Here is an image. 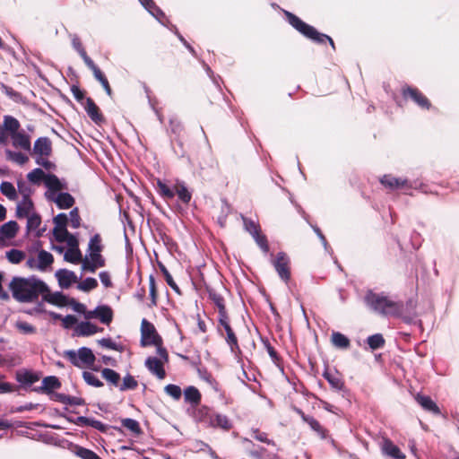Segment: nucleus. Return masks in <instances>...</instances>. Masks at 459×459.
Segmentation results:
<instances>
[{
    "instance_id": "nucleus-1",
    "label": "nucleus",
    "mask_w": 459,
    "mask_h": 459,
    "mask_svg": "<svg viewBox=\"0 0 459 459\" xmlns=\"http://www.w3.org/2000/svg\"><path fill=\"white\" fill-rule=\"evenodd\" d=\"M13 298L20 303H32L48 291V285L36 276H14L9 283Z\"/></svg>"
},
{
    "instance_id": "nucleus-12",
    "label": "nucleus",
    "mask_w": 459,
    "mask_h": 459,
    "mask_svg": "<svg viewBox=\"0 0 459 459\" xmlns=\"http://www.w3.org/2000/svg\"><path fill=\"white\" fill-rule=\"evenodd\" d=\"M403 95L404 98H411L421 108L429 109L430 107L429 100L416 88L403 89Z\"/></svg>"
},
{
    "instance_id": "nucleus-47",
    "label": "nucleus",
    "mask_w": 459,
    "mask_h": 459,
    "mask_svg": "<svg viewBox=\"0 0 459 459\" xmlns=\"http://www.w3.org/2000/svg\"><path fill=\"white\" fill-rule=\"evenodd\" d=\"M305 422L311 428L312 430L316 432L322 438L325 437V429L314 417L308 416L307 419H305Z\"/></svg>"
},
{
    "instance_id": "nucleus-26",
    "label": "nucleus",
    "mask_w": 459,
    "mask_h": 459,
    "mask_svg": "<svg viewBox=\"0 0 459 459\" xmlns=\"http://www.w3.org/2000/svg\"><path fill=\"white\" fill-rule=\"evenodd\" d=\"M99 331L100 328L89 321L81 322L75 328V333L78 336H90Z\"/></svg>"
},
{
    "instance_id": "nucleus-52",
    "label": "nucleus",
    "mask_w": 459,
    "mask_h": 459,
    "mask_svg": "<svg viewBox=\"0 0 459 459\" xmlns=\"http://www.w3.org/2000/svg\"><path fill=\"white\" fill-rule=\"evenodd\" d=\"M122 426L129 429L134 434L139 435L142 430L139 422L131 418H126L121 420Z\"/></svg>"
},
{
    "instance_id": "nucleus-8",
    "label": "nucleus",
    "mask_w": 459,
    "mask_h": 459,
    "mask_svg": "<svg viewBox=\"0 0 459 459\" xmlns=\"http://www.w3.org/2000/svg\"><path fill=\"white\" fill-rule=\"evenodd\" d=\"M161 340L154 325L143 318L141 324V345L145 347L159 344Z\"/></svg>"
},
{
    "instance_id": "nucleus-63",
    "label": "nucleus",
    "mask_w": 459,
    "mask_h": 459,
    "mask_svg": "<svg viewBox=\"0 0 459 459\" xmlns=\"http://www.w3.org/2000/svg\"><path fill=\"white\" fill-rule=\"evenodd\" d=\"M169 130L173 134L179 135V134L183 130V126L181 122L178 121L177 118H170Z\"/></svg>"
},
{
    "instance_id": "nucleus-37",
    "label": "nucleus",
    "mask_w": 459,
    "mask_h": 459,
    "mask_svg": "<svg viewBox=\"0 0 459 459\" xmlns=\"http://www.w3.org/2000/svg\"><path fill=\"white\" fill-rule=\"evenodd\" d=\"M149 3L146 4L143 7L153 16L155 17L161 24L164 23V20L166 19L165 13L162 10L156 5L153 0H148Z\"/></svg>"
},
{
    "instance_id": "nucleus-58",
    "label": "nucleus",
    "mask_w": 459,
    "mask_h": 459,
    "mask_svg": "<svg viewBox=\"0 0 459 459\" xmlns=\"http://www.w3.org/2000/svg\"><path fill=\"white\" fill-rule=\"evenodd\" d=\"M149 289H150V298L151 304L150 307L157 306V290H156V281L155 278L152 274L149 276Z\"/></svg>"
},
{
    "instance_id": "nucleus-32",
    "label": "nucleus",
    "mask_w": 459,
    "mask_h": 459,
    "mask_svg": "<svg viewBox=\"0 0 459 459\" xmlns=\"http://www.w3.org/2000/svg\"><path fill=\"white\" fill-rule=\"evenodd\" d=\"M53 262L54 257L52 254L45 250H40L38 255V264L36 267L40 271H44L47 267L50 266Z\"/></svg>"
},
{
    "instance_id": "nucleus-40",
    "label": "nucleus",
    "mask_w": 459,
    "mask_h": 459,
    "mask_svg": "<svg viewBox=\"0 0 459 459\" xmlns=\"http://www.w3.org/2000/svg\"><path fill=\"white\" fill-rule=\"evenodd\" d=\"M333 346L340 349H347L350 347V340L344 334L339 332H333L331 336Z\"/></svg>"
},
{
    "instance_id": "nucleus-4",
    "label": "nucleus",
    "mask_w": 459,
    "mask_h": 459,
    "mask_svg": "<svg viewBox=\"0 0 459 459\" xmlns=\"http://www.w3.org/2000/svg\"><path fill=\"white\" fill-rule=\"evenodd\" d=\"M64 355L73 366L79 368H91L96 360L95 355L88 347H81L77 351L67 350Z\"/></svg>"
},
{
    "instance_id": "nucleus-48",
    "label": "nucleus",
    "mask_w": 459,
    "mask_h": 459,
    "mask_svg": "<svg viewBox=\"0 0 459 459\" xmlns=\"http://www.w3.org/2000/svg\"><path fill=\"white\" fill-rule=\"evenodd\" d=\"M53 221L55 223L56 231H57L59 229L63 230V234H67V221L68 218L65 213H58L54 219Z\"/></svg>"
},
{
    "instance_id": "nucleus-53",
    "label": "nucleus",
    "mask_w": 459,
    "mask_h": 459,
    "mask_svg": "<svg viewBox=\"0 0 459 459\" xmlns=\"http://www.w3.org/2000/svg\"><path fill=\"white\" fill-rule=\"evenodd\" d=\"M26 218H27V230L28 231L36 230L39 229V227L41 224V218H40L39 214L33 212Z\"/></svg>"
},
{
    "instance_id": "nucleus-44",
    "label": "nucleus",
    "mask_w": 459,
    "mask_h": 459,
    "mask_svg": "<svg viewBox=\"0 0 459 459\" xmlns=\"http://www.w3.org/2000/svg\"><path fill=\"white\" fill-rule=\"evenodd\" d=\"M175 189L170 188L167 184L160 180L157 182V191L159 195L165 199H172L175 196Z\"/></svg>"
},
{
    "instance_id": "nucleus-46",
    "label": "nucleus",
    "mask_w": 459,
    "mask_h": 459,
    "mask_svg": "<svg viewBox=\"0 0 459 459\" xmlns=\"http://www.w3.org/2000/svg\"><path fill=\"white\" fill-rule=\"evenodd\" d=\"M64 259L72 264H79L82 262V253L78 247L69 248L65 253Z\"/></svg>"
},
{
    "instance_id": "nucleus-36",
    "label": "nucleus",
    "mask_w": 459,
    "mask_h": 459,
    "mask_svg": "<svg viewBox=\"0 0 459 459\" xmlns=\"http://www.w3.org/2000/svg\"><path fill=\"white\" fill-rule=\"evenodd\" d=\"M18 231V224L14 221H9L0 228V233L6 238H14Z\"/></svg>"
},
{
    "instance_id": "nucleus-25",
    "label": "nucleus",
    "mask_w": 459,
    "mask_h": 459,
    "mask_svg": "<svg viewBox=\"0 0 459 459\" xmlns=\"http://www.w3.org/2000/svg\"><path fill=\"white\" fill-rule=\"evenodd\" d=\"M209 299L214 303L218 309V316L228 314L223 297L213 289H207Z\"/></svg>"
},
{
    "instance_id": "nucleus-60",
    "label": "nucleus",
    "mask_w": 459,
    "mask_h": 459,
    "mask_svg": "<svg viewBox=\"0 0 459 459\" xmlns=\"http://www.w3.org/2000/svg\"><path fill=\"white\" fill-rule=\"evenodd\" d=\"M252 436L255 439L265 443L267 445L275 446V442L267 437V434L265 432H261L258 429H252Z\"/></svg>"
},
{
    "instance_id": "nucleus-51",
    "label": "nucleus",
    "mask_w": 459,
    "mask_h": 459,
    "mask_svg": "<svg viewBox=\"0 0 459 459\" xmlns=\"http://www.w3.org/2000/svg\"><path fill=\"white\" fill-rule=\"evenodd\" d=\"M6 258L12 264H19L25 258V253L18 249H11L6 252Z\"/></svg>"
},
{
    "instance_id": "nucleus-14",
    "label": "nucleus",
    "mask_w": 459,
    "mask_h": 459,
    "mask_svg": "<svg viewBox=\"0 0 459 459\" xmlns=\"http://www.w3.org/2000/svg\"><path fill=\"white\" fill-rule=\"evenodd\" d=\"M55 276L57 279L58 284L62 289L69 288L73 283L78 281L76 274L67 269H59L56 272Z\"/></svg>"
},
{
    "instance_id": "nucleus-33",
    "label": "nucleus",
    "mask_w": 459,
    "mask_h": 459,
    "mask_svg": "<svg viewBox=\"0 0 459 459\" xmlns=\"http://www.w3.org/2000/svg\"><path fill=\"white\" fill-rule=\"evenodd\" d=\"M103 378L114 387H118L120 384V375L114 369L106 368L101 371Z\"/></svg>"
},
{
    "instance_id": "nucleus-55",
    "label": "nucleus",
    "mask_w": 459,
    "mask_h": 459,
    "mask_svg": "<svg viewBox=\"0 0 459 459\" xmlns=\"http://www.w3.org/2000/svg\"><path fill=\"white\" fill-rule=\"evenodd\" d=\"M160 269L161 271V273H163L164 277H165V280H166V282L168 283V285L173 290H175L177 293H180V290H179V287L177 285V283L174 281L173 280V277L171 276V274L169 273V272L168 271V269L166 268L165 265L160 264Z\"/></svg>"
},
{
    "instance_id": "nucleus-41",
    "label": "nucleus",
    "mask_w": 459,
    "mask_h": 459,
    "mask_svg": "<svg viewBox=\"0 0 459 459\" xmlns=\"http://www.w3.org/2000/svg\"><path fill=\"white\" fill-rule=\"evenodd\" d=\"M1 193L5 195L9 200H16L17 199V192L14 186L8 181H4L0 185Z\"/></svg>"
},
{
    "instance_id": "nucleus-21",
    "label": "nucleus",
    "mask_w": 459,
    "mask_h": 459,
    "mask_svg": "<svg viewBox=\"0 0 459 459\" xmlns=\"http://www.w3.org/2000/svg\"><path fill=\"white\" fill-rule=\"evenodd\" d=\"M214 411L207 406H201L195 412V419L196 421L210 427Z\"/></svg>"
},
{
    "instance_id": "nucleus-22",
    "label": "nucleus",
    "mask_w": 459,
    "mask_h": 459,
    "mask_svg": "<svg viewBox=\"0 0 459 459\" xmlns=\"http://www.w3.org/2000/svg\"><path fill=\"white\" fill-rule=\"evenodd\" d=\"M210 427L228 431L232 428V422L226 415L214 411Z\"/></svg>"
},
{
    "instance_id": "nucleus-49",
    "label": "nucleus",
    "mask_w": 459,
    "mask_h": 459,
    "mask_svg": "<svg viewBox=\"0 0 459 459\" xmlns=\"http://www.w3.org/2000/svg\"><path fill=\"white\" fill-rule=\"evenodd\" d=\"M97 286L98 281L95 278L87 277L78 284L77 288L84 292H89L97 288Z\"/></svg>"
},
{
    "instance_id": "nucleus-34",
    "label": "nucleus",
    "mask_w": 459,
    "mask_h": 459,
    "mask_svg": "<svg viewBox=\"0 0 459 459\" xmlns=\"http://www.w3.org/2000/svg\"><path fill=\"white\" fill-rule=\"evenodd\" d=\"M175 195L185 204H188L192 198V193L187 189L184 183L177 184L175 187Z\"/></svg>"
},
{
    "instance_id": "nucleus-11",
    "label": "nucleus",
    "mask_w": 459,
    "mask_h": 459,
    "mask_svg": "<svg viewBox=\"0 0 459 459\" xmlns=\"http://www.w3.org/2000/svg\"><path fill=\"white\" fill-rule=\"evenodd\" d=\"M85 318H98L102 324L109 325L113 319V311L110 307L101 305L85 314Z\"/></svg>"
},
{
    "instance_id": "nucleus-20",
    "label": "nucleus",
    "mask_w": 459,
    "mask_h": 459,
    "mask_svg": "<svg viewBox=\"0 0 459 459\" xmlns=\"http://www.w3.org/2000/svg\"><path fill=\"white\" fill-rule=\"evenodd\" d=\"M48 201L55 203L59 209H69L75 203L74 196L67 192H61Z\"/></svg>"
},
{
    "instance_id": "nucleus-38",
    "label": "nucleus",
    "mask_w": 459,
    "mask_h": 459,
    "mask_svg": "<svg viewBox=\"0 0 459 459\" xmlns=\"http://www.w3.org/2000/svg\"><path fill=\"white\" fill-rule=\"evenodd\" d=\"M43 299L48 303L62 306L65 303L66 298L64 294L59 291L55 293H50L49 290L46 292L44 295H41Z\"/></svg>"
},
{
    "instance_id": "nucleus-61",
    "label": "nucleus",
    "mask_w": 459,
    "mask_h": 459,
    "mask_svg": "<svg viewBox=\"0 0 459 459\" xmlns=\"http://www.w3.org/2000/svg\"><path fill=\"white\" fill-rule=\"evenodd\" d=\"M16 328L24 334H31L36 333V328L25 321H18L15 324Z\"/></svg>"
},
{
    "instance_id": "nucleus-57",
    "label": "nucleus",
    "mask_w": 459,
    "mask_h": 459,
    "mask_svg": "<svg viewBox=\"0 0 459 459\" xmlns=\"http://www.w3.org/2000/svg\"><path fill=\"white\" fill-rule=\"evenodd\" d=\"M6 155L8 159L20 165H23L29 160L28 156L20 152L6 151Z\"/></svg>"
},
{
    "instance_id": "nucleus-7",
    "label": "nucleus",
    "mask_w": 459,
    "mask_h": 459,
    "mask_svg": "<svg viewBox=\"0 0 459 459\" xmlns=\"http://www.w3.org/2000/svg\"><path fill=\"white\" fill-rule=\"evenodd\" d=\"M272 264L280 279L287 283L290 279V260L287 254L277 253L275 258L272 259Z\"/></svg>"
},
{
    "instance_id": "nucleus-39",
    "label": "nucleus",
    "mask_w": 459,
    "mask_h": 459,
    "mask_svg": "<svg viewBox=\"0 0 459 459\" xmlns=\"http://www.w3.org/2000/svg\"><path fill=\"white\" fill-rule=\"evenodd\" d=\"M47 175L41 169L36 168L28 173V180L34 185H39L42 181L45 183Z\"/></svg>"
},
{
    "instance_id": "nucleus-29",
    "label": "nucleus",
    "mask_w": 459,
    "mask_h": 459,
    "mask_svg": "<svg viewBox=\"0 0 459 459\" xmlns=\"http://www.w3.org/2000/svg\"><path fill=\"white\" fill-rule=\"evenodd\" d=\"M415 308L416 301L412 299H410L406 302L405 306L403 305V315L400 317L403 318V320L407 324L412 323L417 316Z\"/></svg>"
},
{
    "instance_id": "nucleus-9",
    "label": "nucleus",
    "mask_w": 459,
    "mask_h": 459,
    "mask_svg": "<svg viewBox=\"0 0 459 459\" xmlns=\"http://www.w3.org/2000/svg\"><path fill=\"white\" fill-rule=\"evenodd\" d=\"M45 186L47 191L45 192V198L48 201L63 190H66L67 183L65 180H60L55 174H48Z\"/></svg>"
},
{
    "instance_id": "nucleus-18",
    "label": "nucleus",
    "mask_w": 459,
    "mask_h": 459,
    "mask_svg": "<svg viewBox=\"0 0 459 459\" xmlns=\"http://www.w3.org/2000/svg\"><path fill=\"white\" fill-rule=\"evenodd\" d=\"M382 452L385 455L393 459H405V455L390 439H384Z\"/></svg>"
},
{
    "instance_id": "nucleus-23",
    "label": "nucleus",
    "mask_w": 459,
    "mask_h": 459,
    "mask_svg": "<svg viewBox=\"0 0 459 459\" xmlns=\"http://www.w3.org/2000/svg\"><path fill=\"white\" fill-rule=\"evenodd\" d=\"M33 209V203L30 197H28L27 195H24V197L21 200V202L17 204L16 207V216L18 218H26L30 215V212Z\"/></svg>"
},
{
    "instance_id": "nucleus-35",
    "label": "nucleus",
    "mask_w": 459,
    "mask_h": 459,
    "mask_svg": "<svg viewBox=\"0 0 459 459\" xmlns=\"http://www.w3.org/2000/svg\"><path fill=\"white\" fill-rule=\"evenodd\" d=\"M185 401L196 405L201 401V394L195 386H188L184 391Z\"/></svg>"
},
{
    "instance_id": "nucleus-10",
    "label": "nucleus",
    "mask_w": 459,
    "mask_h": 459,
    "mask_svg": "<svg viewBox=\"0 0 459 459\" xmlns=\"http://www.w3.org/2000/svg\"><path fill=\"white\" fill-rule=\"evenodd\" d=\"M383 186L389 188L390 190L403 189L405 194H408V190L412 188V184L405 178H394L391 175H385L380 179Z\"/></svg>"
},
{
    "instance_id": "nucleus-30",
    "label": "nucleus",
    "mask_w": 459,
    "mask_h": 459,
    "mask_svg": "<svg viewBox=\"0 0 459 459\" xmlns=\"http://www.w3.org/2000/svg\"><path fill=\"white\" fill-rule=\"evenodd\" d=\"M323 377L329 383L332 388L338 391L344 388V382L337 372L333 374L329 371H325L323 373Z\"/></svg>"
},
{
    "instance_id": "nucleus-16",
    "label": "nucleus",
    "mask_w": 459,
    "mask_h": 459,
    "mask_svg": "<svg viewBox=\"0 0 459 459\" xmlns=\"http://www.w3.org/2000/svg\"><path fill=\"white\" fill-rule=\"evenodd\" d=\"M33 152L37 156L48 157L52 152L51 141L48 137L38 138L34 143Z\"/></svg>"
},
{
    "instance_id": "nucleus-31",
    "label": "nucleus",
    "mask_w": 459,
    "mask_h": 459,
    "mask_svg": "<svg viewBox=\"0 0 459 459\" xmlns=\"http://www.w3.org/2000/svg\"><path fill=\"white\" fill-rule=\"evenodd\" d=\"M247 454L253 459H279L277 454L270 453L263 446H258L256 449L249 450Z\"/></svg>"
},
{
    "instance_id": "nucleus-2",
    "label": "nucleus",
    "mask_w": 459,
    "mask_h": 459,
    "mask_svg": "<svg viewBox=\"0 0 459 459\" xmlns=\"http://www.w3.org/2000/svg\"><path fill=\"white\" fill-rule=\"evenodd\" d=\"M364 302L372 311L384 316L400 317L403 315V303L391 299L384 292L376 293L369 290Z\"/></svg>"
},
{
    "instance_id": "nucleus-64",
    "label": "nucleus",
    "mask_w": 459,
    "mask_h": 459,
    "mask_svg": "<svg viewBox=\"0 0 459 459\" xmlns=\"http://www.w3.org/2000/svg\"><path fill=\"white\" fill-rule=\"evenodd\" d=\"M78 54L80 55V56L82 58V60L84 61L85 65H87V67L89 69H91V71H93L94 69H96L98 66L95 65V63L92 61V59L87 55L84 48H82L80 51H78Z\"/></svg>"
},
{
    "instance_id": "nucleus-59",
    "label": "nucleus",
    "mask_w": 459,
    "mask_h": 459,
    "mask_svg": "<svg viewBox=\"0 0 459 459\" xmlns=\"http://www.w3.org/2000/svg\"><path fill=\"white\" fill-rule=\"evenodd\" d=\"M99 344L104 348H108L113 351H123V346L115 342L111 338H102L99 341Z\"/></svg>"
},
{
    "instance_id": "nucleus-45",
    "label": "nucleus",
    "mask_w": 459,
    "mask_h": 459,
    "mask_svg": "<svg viewBox=\"0 0 459 459\" xmlns=\"http://www.w3.org/2000/svg\"><path fill=\"white\" fill-rule=\"evenodd\" d=\"M367 343L371 350H377L384 346L385 339L381 333H375L368 337Z\"/></svg>"
},
{
    "instance_id": "nucleus-56",
    "label": "nucleus",
    "mask_w": 459,
    "mask_h": 459,
    "mask_svg": "<svg viewBox=\"0 0 459 459\" xmlns=\"http://www.w3.org/2000/svg\"><path fill=\"white\" fill-rule=\"evenodd\" d=\"M164 392L172 397L174 400H179L182 396V390L180 386L173 384H169L164 387Z\"/></svg>"
},
{
    "instance_id": "nucleus-5",
    "label": "nucleus",
    "mask_w": 459,
    "mask_h": 459,
    "mask_svg": "<svg viewBox=\"0 0 459 459\" xmlns=\"http://www.w3.org/2000/svg\"><path fill=\"white\" fill-rule=\"evenodd\" d=\"M241 218L245 230L253 237L261 250L264 253H267L269 251L267 238L265 235L262 234L259 223L243 215Z\"/></svg>"
},
{
    "instance_id": "nucleus-24",
    "label": "nucleus",
    "mask_w": 459,
    "mask_h": 459,
    "mask_svg": "<svg viewBox=\"0 0 459 459\" xmlns=\"http://www.w3.org/2000/svg\"><path fill=\"white\" fill-rule=\"evenodd\" d=\"M17 381L24 387H29L39 380V375L31 371L24 370L16 373Z\"/></svg>"
},
{
    "instance_id": "nucleus-15",
    "label": "nucleus",
    "mask_w": 459,
    "mask_h": 459,
    "mask_svg": "<svg viewBox=\"0 0 459 459\" xmlns=\"http://www.w3.org/2000/svg\"><path fill=\"white\" fill-rule=\"evenodd\" d=\"M147 369L159 379H163L166 377V372L163 367V362L157 357H148L144 362Z\"/></svg>"
},
{
    "instance_id": "nucleus-54",
    "label": "nucleus",
    "mask_w": 459,
    "mask_h": 459,
    "mask_svg": "<svg viewBox=\"0 0 459 459\" xmlns=\"http://www.w3.org/2000/svg\"><path fill=\"white\" fill-rule=\"evenodd\" d=\"M82 378L87 385L94 387H101L104 385L93 373L89 371L82 372Z\"/></svg>"
},
{
    "instance_id": "nucleus-28",
    "label": "nucleus",
    "mask_w": 459,
    "mask_h": 459,
    "mask_svg": "<svg viewBox=\"0 0 459 459\" xmlns=\"http://www.w3.org/2000/svg\"><path fill=\"white\" fill-rule=\"evenodd\" d=\"M61 386L59 379L55 376L46 377L42 380V385L37 389V391L43 393H52L54 389H57Z\"/></svg>"
},
{
    "instance_id": "nucleus-62",
    "label": "nucleus",
    "mask_w": 459,
    "mask_h": 459,
    "mask_svg": "<svg viewBox=\"0 0 459 459\" xmlns=\"http://www.w3.org/2000/svg\"><path fill=\"white\" fill-rule=\"evenodd\" d=\"M69 216L72 228L78 229L81 225L79 209L77 207L73 208L69 212Z\"/></svg>"
},
{
    "instance_id": "nucleus-42",
    "label": "nucleus",
    "mask_w": 459,
    "mask_h": 459,
    "mask_svg": "<svg viewBox=\"0 0 459 459\" xmlns=\"http://www.w3.org/2000/svg\"><path fill=\"white\" fill-rule=\"evenodd\" d=\"M94 78L100 82V83L102 85L104 91L108 96L112 95V90L110 88L109 82L108 79L106 78L105 74L101 72V70L97 67L92 71Z\"/></svg>"
},
{
    "instance_id": "nucleus-6",
    "label": "nucleus",
    "mask_w": 459,
    "mask_h": 459,
    "mask_svg": "<svg viewBox=\"0 0 459 459\" xmlns=\"http://www.w3.org/2000/svg\"><path fill=\"white\" fill-rule=\"evenodd\" d=\"M218 332H221V327L223 328L224 331L226 332L225 341L227 344L230 346V351L235 355L240 353L241 351L238 345V338L230 326L229 314L218 316Z\"/></svg>"
},
{
    "instance_id": "nucleus-27",
    "label": "nucleus",
    "mask_w": 459,
    "mask_h": 459,
    "mask_svg": "<svg viewBox=\"0 0 459 459\" xmlns=\"http://www.w3.org/2000/svg\"><path fill=\"white\" fill-rule=\"evenodd\" d=\"M71 451L81 459H101L95 452L79 445L70 444Z\"/></svg>"
},
{
    "instance_id": "nucleus-19",
    "label": "nucleus",
    "mask_w": 459,
    "mask_h": 459,
    "mask_svg": "<svg viewBox=\"0 0 459 459\" xmlns=\"http://www.w3.org/2000/svg\"><path fill=\"white\" fill-rule=\"evenodd\" d=\"M415 400L426 411L431 412L435 415L440 414L438 406L429 396L417 394Z\"/></svg>"
},
{
    "instance_id": "nucleus-17",
    "label": "nucleus",
    "mask_w": 459,
    "mask_h": 459,
    "mask_svg": "<svg viewBox=\"0 0 459 459\" xmlns=\"http://www.w3.org/2000/svg\"><path fill=\"white\" fill-rule=\"evenodd\" d=\"M84 108L89 117L95 124L100 125L104 121L102 114L91 98H86Z\"/></svg>"
},
{
    "instance_id": "nucleus-13",
    "label": "nucleus",
    "mask_w": 459,
    "mask_h": 459,
    "mask_svg": "<svg viewBox=\"0 0 459 459\" xmlns=\"http://www.w3.org/2000/svg\"><path fill=\"white\" fill-rule=\"evenodd\" d=\"M10 137L12 140V145L14 148L22 149L26 152H30V136L24 130H20L14 134L11 135Z\"/></svg>"
},
{
    "instance_id": "nucleus-43",
    "label": "nucleus",
    "mask_w": 459,
    "mask_h": 459,
    "mask_svg": "<svg viewBox=\"0 0 459 459\" xmlns=\"http://www.w3.org/2000/svg\"><path fill=\"white\" fill-rule=\"evenodd\" d=\"M137 386L138 382L135 378L132 375L126 374L123 378L122 384H119L118 389L121 392H125L127 390H134Z\"/></svg>"
},
{
    "instance_id": "nucleus-3",
    "label": "nucleus",
    "mask_w": 459,
    "mask_h": 459,
    "mask_svg": "<svg viewBox=\"0 0 459 459\" xmlns=\"http://www.w3.org/2000/svg\"><path fill=\"white\" fill-rule=\"evenodd\" d=\"M284 13L288 22L304 37L317 44H324L328 41L332 48H335L334 42L331 37L318 32L313 26L306 23L292 13L285 11Z\"/></svg>"
},
{
    "instance_id": "nucleus-50",
    "label": "nucleus",
    "mask_w": 459,
    "mask_h": 459,
    "mask_svg": "<svg viewBox=\"0 0 459 459\" xmlns=\"http://www.w3.org/2000/svg\"><path fill=\"white\" fill-rule=\"evenodd\" d=\"M88 250L90 254L100 253L102 250L101 238L99 234L92 236L89 241Z\"/></svg>"
}]
</instances>
